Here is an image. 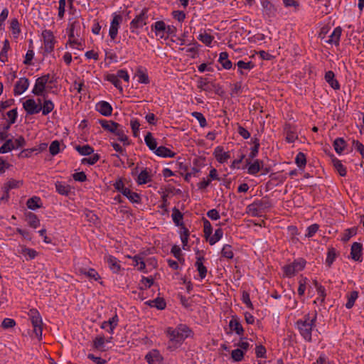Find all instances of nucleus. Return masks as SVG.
<instances>
[{
	"label": "nucleus",
	"instance_id": "obj_14",
	"mask_svg": "<svg viewBox=\"0 0 364 364\" xmlns=\"http://www.w3.org/2000/svg\"><path fill=\"white\" fill-rule=\"evenodd\" d=\"M29 86V80L26 77H21L15 84L14 93L15 95L23 94Z\"/></svg>",
	"mask_w": 364,
	"mask_h": 364
},
{
	"label": "nucleus",
	"instance_id": "obj_22",
	"mask_svg": "<svg viewBox=\"0 0 364 364\" xmlns=\"http://www.w3.org/2000/svg\"><path fill=\"white\" fill-rule=\"evenodd\" d=\"M154 154L160 157L164 158H172L174 157L176 155V153L169 149L168 148H166L165 146H161L159 147H157L156 150H154Z\"/></svg>",
	"mask_w": 364,
	"mask_h": 364
},
{
	"label": "nucleus",
	"instance_id": "obj_30",
	"mask_svg": "<svg viewBox=\"0 0 364 364\" xmlns=\"http://www.w3.org/2000/svg\"><path fill=\"white\" fill-rule=\"evenodd\" d=\"M133 261V265L137 268L140 272H144L146 264L144 261V258L141 255H137L132 257Z\"/></svg>",
	"mask_w": 364,
	"mask_h": 364
},
{
	"label": "nucleus",
	"instance_id": "obj_39",
	"mask_svg": "<svg viewBox=\"0 0 364 364\" xmlns=\"http://www.w3.org/2000/svg\"><path fill=\"white\" fill-rule=\"evenodd\" d=\"M171 217L176 225L181 226L183 225V214L178 208H173Z\"/></svg>",
	"mask_w": 364,
	"mask_h": 364
},
{
	"label": "nucleus",
	"instance_id": "obj_23",
	"mask_svg": "<svg viewBox=\"0 0 364 364\" xmlns=\"http://www.w3.org/2000/svg\"><path fill=\"white\" fill-rule=\"evenodd\" d=\"M342 29L340 26L336 27L329 36V39L326 41L330 44L339 45L340 38L341 36Z\"/></svg>",
	"mask_w": 364,
	"mask_h": 364
},
{
	"label": "nucleus",
	"instance_id": "obj_57",
	"mask_svg": "<svg viewBox=\"0 0 364 364\" xmlns=\"http://www.w3.org/2000/svg\"><path fill=\"white\" fill-rule=\"evenodd\" d=\"M221 254L223 257L227 259H232L234 256V253L232 250V247L229 245H225L222 249Z\"/></svg>",
	"mask_w": 364,
	"mask_h": 364
},
{
	"label": "nucleus",
	"instance_id": "obj_45",
	"mask_svg": "<svg viewBox=\"0 0 364 364\" xmlns=\"http://www.w3.org/2000/svg\"><path fill=\"white\" fill-rule=\"evenodd\" d=\"M107 324L109 325V329H107V331L113 334L114 328L117 326L119 318L117 314H115L114 316L110 318L108 321H106Z\"/></svg>",
	"mask_w": 364,
	"mask_h": 364
},
{
	"label": "nucleus",
	"instance_id": "obj_19",
	"mask_svg": "<svg viewBox=\"0 0 364 364\" xmlns=\"http://www.w3.org/2000/svg\"><path fill=\"white\" fill-rule=\"evenodd\" d=\"M351 258L355 261H360L362 257V245L358 242H353L350 249Z\"/></svg>",
	"mask_w": 364,
	"mask_h": 364
},
{
	"label": "nucleus",
	"instance_id": "obj_15",
	"mask_svg": "<svg viewBox=\"0 0 364 364\" xmlns=\"http://www.w3.org/2000/svg\"><path fill=\"white\" fill-rule=\"evenodd\" d=\"M213 155L216 160L220 164L226 162L230 158L229 152L224 151L223 148L220 146L215 147Z\"/></svg>",
	"mask_w": 364,
	"mask_h": 364
},
{
	"label": "nucleus",
	"instance_id": "obj_43",
	"mask_svg": "<svg viewBox=\"0 0 364 364\" xmlns=\"http://www.w3.org/2000/svg\"><path fill=\"white\" fill-rule=\"evenodd\" d=\"M75 149L82 156H88L94 152V149L90 145L77 146Z\"/></svg>",
	"mask_w": 364,
	"mask_h": 364
},
{
	"label": "nucleus",
	"instance_id": "obj_8",
	"mask_svg": "<svg viewBox=\"0 0 364 364\" xmlns=\"http://www.w3.org/2000/svg\"><path fill=\"white\" fill-rule=\"evenodd\" d=\"M48 82H51L50 80V75L47 74L41 77H38L36 80L35 85L32 90V93L36 96H43L46 86Z\"/></svg>",
	"mask_w": 364,
	"mask_h": 364
},
{
	"label": "nucleus",
	"instance_id": "obj_7",
	"mask_svg": "<svg viewBox=\"0 0 364 364\" xmlns=\"http://www.w3.org/2000/svg\"><path fill=\"white\" fill-rule=\"evenodd\" d=\"M147 12L148 9L146 8L143 9L131 21L130 29L132 33H135L136 29L142 28L144 26L146 25V21L148 19Z\"/></svg>",
	"mask_w": 364,
	"mask_h": 364
},
{
	"label": "nucleus",
	"instance_id": "obj_38",
	"mask_svg": "<svg viewBox=\"0 0 364 364\" xmlns=\"http://www.w3.org/2000/svg\"><path fill=\"white\" fill-rule=\"evenodd\" d=\"M223 235V231L221 228H218L215 231V233L213 235H210L206 240L209 242L210 245H215L217 242H218Z\"/></svg>",
	"mask_w": 364,
	"mask_h": 364
},
{
	"label": "nucleus",
	"instance_id": "obj_55",
	"mask_svg": "<svg viewBox=\"0 0 364 364\" xmlns=\"http://www.w3.org/2000/svg\"><path fill=\"white\" fill-rule=\"evenodd\" d=\"M14 149V144H13V140L8 139L5 141V143L0 147V153L1 154H5L7 153Z\"/></svg>",
	"mask_w": 364,
	"mask_h": 364
},
{
	"label": "nucleus",
	"instance_id": "obj_24",
	"mask_svg": "<svg viewBox=\"0 0 364 364\" xmlns=\"http://www.w3.org/2000/svg\"><path fill=\"white\" fill-rule=\"evenodd\" d=\"M106 262L114 273H117L120 270L121 267L119 260L116 257L109 255L106 257Z\"/></svg>",
	"mask_w": 364,
	"mask_h": 364
},
{
	"label": "nucleus",
	"instance_id": "obj_53",
	"mask_svg": "<svg viewBox=\"0 0 364 364\" xmlns=\"http://www.w3.org/2000/svg\"><path fill=\"white\" fill-rule=\"evenodd\" d=\"M315 287L316 289L317 294L318 295L317 300H320L321 303H323L326 298L325 288L321 284H318L317 282H315Z\"/></svg>",
	"mask_w": 364,
	"mask_h": 364
},
{
	"label": "nucleus",
	"instance_id": "obj_33",
	"mask_svg": "<svg viewBox=\"0 0 364 364\" xmlns=\"http://www.w3.org/2000/svg\"><path fill=\"white\" fill-rule=\"evenodd\" d=\"M26 220L33 228H37L40 225V220L37 215L33 213H28L26 215Z\"/></svg>",
	"mask_w": 364,
	"mask_h": 364
},
{
	"label": "nucleus",
	"instance_id": "obj_47",
	"mask_svg": "<svg viewBox=\"0 0 364 364\" xmlns=\"http://www.w3.org/2000/svg\"><path fill=\"white\" fill-rule=\"evenodd\" d=\"M80 272L87 276L89 278L93 279L95 281L98 280L100 279V275L97 273V272L94 269H89L87 271L85 269H80Z\"/></svg>",
	"mask_w": 364,
	"mask_h": 364
},
{
	"label": "nucleus",
	"instance_id": "obj_25",
	"mask_svg": "<svg viewBox=\"0 0 364 364\" xmlns=\"http://www.w3.org/2000/svg\"><path fill=\"white\" fill-rule=\"evenodd\" d=\"M204 260L203 257H198L196 262L195 266L199 273L200 279H203L207 274V268L203 265V261Z\"/></svg>",
	"mask_w": 364,
	"mask_h": 364
},
{
	"label": "nucleus",
	"instance_id": "obj_21",
	"mask_svg": "<svg viewBox=\"0 0 364 364\" xmlns=\"http://www.w3.org/2000/svg\"><path fill=\"white\" fill-rule=\"evenodd\" d=\"M230 328L235 331L237 335L242 336L244 333V329L236 316H232L229 322Z\"/></svg>",
	"mask_w": 364,
	"mask_h": 364
},
{
	"label": "nucleus",
	"instance_id": "obj_61",
	"mask_svg": "<svg viewBox=\"0 0 364 364\" xmlns=\"http://www.w3.org/2000/svg\"><path fill=\"white\" fill-rule=\"evenodd\" d=\"M336 257V251L333 248H331L328 250L327 253V257L326 259V263L328 264V266H331L332 263L334 262L335 259Z\"/></svg>",
	"mask_w": 364,
	"mask_h": 364
},
{
	"label": "nucleus",
	"instance_id": "obj_4",
	"mask_svg": "<svg viewBox=\"0 0 364 364\" xmlns=\"http://www.w3.org/2000/svg\"><path fill=\"white\" fill-rule=\"evenodd\" d=\"M28 316L33 325V333L39 340L41 339L43 321L40 313L36 309H31L29 310Z\"/></svg>",
	"mask_w": 364,
	"mask_h": 364
},
{
	"label": "nucleus",
	"instance_id": "obj_41",
	"mask_svg": "<svg viewBox=\"0 0 364 364\" xmlns=\"http://www.w3.org/2000/svg\"><path fill=\"white\" fill-rule=\"evenodd\" d=\"M333 166L341 176H345L346 175V168L342 164L341 161L338 159H333L332 160Z\"/></svg>",
	"mask_w": 364,
	"mask_h": 364
},
{
	"label": "nucleus",
	"instance_id": "obj_35",
	"mask_svg": "<svg viewBox=\"0 0 364 364\" xmlns=\"http://www.w3.org/2000/svg\"><path fill=\"white\" fill-rule=\"evenodd\" d=\"M122 194L126 196L132 203H139L141 201L140 196L138 193L132 191L129 188L124 190Z\"/></svg>",
	"mask_w": 364,
	"mask_h": 364
},
{
	"label": "nucleus",
	"instance_id": "obj_10",
	"mask_svg": "<svg viewBox=\"0 0 364 364\" xmlns=\"http://www.w3.org/2000/svg\"><path fill=\"white\" fill-rule=\"evenodd\" d=\"M122 21V17L119 14H114L112 20L110 23V26L109 29V36L112 41H114L117 33L118 29L119 27V24Z\"/></svg>",
	"mask_w": 364,
	"mask_h": 364
},
{
	"label": "nucleus",
	"instance_id": "obj_50",
	"mask_svg": "<svg viewBox=\"0 0 364 364\" xmlns=\"http://www.w3.org/2000/svg\"><path fill=\"white\" fill-rule=\"evenodd\" d=\"M358 291H351L350 294L348 296V301L346 304V307L348 309H351L353 306L355 301L358 299Z\"/></svg>",
	"mask_w": 364,
	"mask_h": 364
},
{
	"label": "nucleus",
	"instance_id": "obj_31",
	"mask_svg": "<svg viewBox=\"0 0 364 364\" xmlns=\"http://www.w3.org/2000/svg\"><path fill=\"white\" fill-rule=\"evenodd\" d=\"M218 62L222 65L223 68L229 70L232 68V62L228 59V54L227 52H222L220 53Z\"/></svg>",
	"mask_w": 364,
	"mask_h": 364
},
{
	"label": "nucleus",
	"instance_id": "obj_6",
	"mask_svg": "<svg viewBox=\"0 0 364 364\" xmlns=\"http://www.w3.org/2000/svg\"><path fill=\"white\" fill-rule=\"evenodd\" d=\"M197 87L200 90L205 91L208 93L212 92H215L218 95H222L223 93L222 88L219 85L211 82L204 78L198 80Z\"/></svg>",
	"mask_w": 364,
	"mask_h": 364
},
{
	"label": "nucleus",
	"instance_id": "obj_9",
	"mask_svg": "<svg viewBox=\"0 0 364 364\" xmlns=\"http://www.w3.org/2000/svg\"><path fill=\"white\" fill-rule=\"evenodd\" d=\"M23 107L27 114H38L41 111V100L38 99L37 102L33 99H28L23 102Z\"/></svg>",
	"mask_w": 364,
	"mask_h": 364
},
{
	"label": "nucleus",
	"instance_id": "obj_46",
	"mask_svg": "<svg viewBox=\"0 0 364 364\" xmlns=\"http://www.w3.org/2000/svg\"><path fill=\"white\" fill-rule=\"evenodd\" d=\"M21 253L26 257V259H34L37 255V252L35 250L30 249L26 247H21Z\"/></svg>",
	"mask_w": 364,
	"mask_h": 364
},
{
	"label": "nucleus",
	"instance_id": "obj_5",
	"mask_svg": "<svg viewBox=\"0 0 364 364\" xmlns=\"http://www.w3.org/2000/svg\"><path fill=\"white\" fill-rule=\"evenodd\" d=\"M270 207L269 202L266 199L254 201L247 207V213L253 216H259L266 209Z\"/></svg>",
	"mask_w": 364,
	"mask_h": 364
},
{
	"label": "nucleus",
	"instance_id": "obj_64",
	"mask_svg": "<svg viewBox=\"0 0 364 364\" xmlns=\"http://www.w3.org/2000/svg\"><path fill=\"white\" fill-rule=\"evenodd\" d=\"M130 126L133 132V135L134 137H137L139 136V130L140 127V123L137 119H132L130 122Z\"/></svg>",
	"mask_w": 364,
	"mask_h": 364
},
{
	"label": "nucleus",
	"instance_id": "obj_17",
	"mask_svg": "<svg viewBox=\"0 0 364 364\" xmlns=\"http://www.w3.org/2000/svg\"><path fill=\"white\" fill-rule=\"evenodd\" d=\"M246 164L248 166L247 172L249 174H257L263 167L264 163L260 160H255L253 163L250 161V159L246 160Z\"/></svg>",
	"mask_w": 364,
	"mask_h": 364
},
{
	"label": "nucleus",
	"instance_id": "obj_26",
	"mask_svg": "<svg viewBox=\"0 0 364 364\" xmlns=\"http://www.w3.org/2000/svg\"><path fill=\"white\" fill-rule=\"evenodd\" d=\"M325 80L329 85L334 90H339L340 85L337 80L335 79V75L332 71H328L325 74Z\"/></svg>",
	"mask_w": 364,
	"mask_h": 364
},
{
	"label": "nucleus",
	"instance_id": "obj_34",
	"mask_svg": "<svg viewBox=\"0 0 364 364\" xmlns=\"http://www.w3.org/2000/svg\"><path fill=\"white\" fill-rule=\"evenodd\" d=\"M9 41L6 39L3 43V48L0 52V61L6 63L8 60V51L10 50Z\"/></svg>",
	"mask_w": 364,
	"mask_h": 364
},
{
	"label": "nucleus",
	"instance_id": "obj_1",
	"mask_svg": "<svg viewBox=\"0 0 364 364\" xmlns=\"http://www.w3.org/2000/svg\"><path fill=\"white\" fill-rule=\"evenodd\" d=\"M166 333L168 337L167 349L172 351L178 348L191 336L192 331L187 325L181 323L176 328H167Z\"/></svg>",
	"mask_w": 364,
	"mask_h": 364
},
{
	"label": "nucleus",
	"instance_id": "obj_54",
	"mask_svg": "<svg viewBox=\"0 0 364 364\" xmlns=\"http://www.w3.org/2000/svg\"><path fill=\"white\" fill-rule=\"evenodd\" d=\"M245 353L242 350L237 349L233 350L231 352V358L235 362H240L243 360Z\"/></svg>",
	"mask_w": 364,
	"mask_h": 364
},
{
	"label": "nucleus",
	"instance_id": "obj_11",
	"mask_svg": "<svg viewBox=\"0 0 364 364\" xmlns=\"http://www.w3.org/2000/svg\"><path fill=\"white\" fill-rule=\"evenodd\" d=\"M42 36L43 38L45 50L47 53L52 52L55 42L53 32L49 30H45L42 32Z\"/></svg>",
	"mask_w": 364,
	"mask_h": 364
},
{
	"label": "nucleus",
	"instance_id": "obj_3",
	"mask_svg": "<svg viewBox=\"0 0 364 364\" xmlns=\"http://www.w3.org/2000/svg\"><path fill=\"white\" fill-rule=\"evenodd\" d=\"M306 261L302 258L295 259L291 263L287 264L282 267L284 277L291 278L298 272L304 269Z\"/></svg>",
	"mask_w": 364,
	"mask_h": 364
},
{
	"label": "nucleus",
	"instance_id": "obj_59",
	"mask_svg": "<svg viewBox=\"0 0 364 364\" xmlns=\"http://www.w3.org/2000/svg\"><path fill=\"white\" fill-rule=\"evenodd\" d=\"M138 77V82L139 83L148 84L149 83V79L148 75L141 70H139L136 73Z\"/></svg>",
	"mask_w": 364,
	"mask_h": 364
},
{
	"label": "nucleus",
	"instance_id": "obj_51",
	"mask_svg": "<svg viewBox=\"0 0 364 364\" xmlns=\"http://www.w3.org/2000/svg\"><path fill=\"white\" fill-rule=\"evenodd\" d=\"M252 141L254 146L251 148L250 153L249 154L250 159H254L257 155L259 148V141L257 138L252 139Z\"/></svg>",
	"mask_w": 364,
	"mask_h": 364
},
{
	"label": "nucleus",
	"instance_id": "obj_18",
	"mask_svg": "<svg viewBox=\"0 0 364 364\" xmlns=\"http://www.w3.org/2000/svg\"><path fill=\"white\" fill-rule=\"evenodd\" d=\"M80 36V23L79 21H74L70 23L68 28V38H74Z\"/></svg>",
	"mask_w": 364,
	"mask_h": 364
},
{
	"label": "nucleus",
	"instance_id": "obj_2",
	"mask_svg": "<svg viewBox=\"0 0 364 364\" xmlns=\"http://www.w3.org/2000/svg\"><path fill=\"white\" fill-rule=\"evenodd\" d=\"M317 313L315 311L312 315L308 314L301 319L296 322V327L304 339L308 342L311 341L312 331L316 326Z\"/></svg>",
	"mask_w": 364,
	"mask_h": 364
},
{
	"label": "nucleus",
	"instance_id": "obj_36",
	"mask_svg": "<svg viewBox=\"0 0 364 364\" xmlns=\"http://www.w3.org/2000/svg\"><path fill=\"white\" fill-rule=\"evenodd\" d=\"M113 134H114L118 137V139L120 141L123 142L124 144H129L128 137L125 134L124 131L120 124H118Z\"/></svg>",
	"mask_w": 364,
	"mask_h": 364
},
{
	"label": "nucleus",
	"instance_id": "obj_27",
	"mask_svg": "<svg viewBox=\"0 0 364 364\" xmlns=\"http://www.w3.org/2000/svg\"><path fill=\"white\" fill-rule=\"evenodd\" d=\"M43 103L41 105V111L43 115H47L54 109V104L50 100L46 99V95H43Z\"/></svg>",
	"mask_w": 364,
	"mask_h": 364
},
{
	"label": "nucleus",
	"instance_id": "obj_48",
	"mask_svg": "<svg viewBox=\"0 0 364 364\" xmlns=\"http://www.w3.org/2000/svg\"><path fill=\"white\" fill-rule=\"evenodd\" d=\"M41 199L38 197H33L28 200L27 201V206L31 210H36V208H38L41 207L40 205Z\"/></svg>",
	"mask_w": 364,
	"mask_h": 364
},
{
	"label": "nucleus",
	"instance_id": "obj_37",
	"mask_svg": "<svg viewBox=\"0 0 364 364\" xmlns=\"http://www.w3.org/2000/svg\"><path fill=\"white\" fill-rule=\"evenodd\" d=\"M237 65L238 67V72L241 75H244V70H250L254 68V64L252 61L245 62L243 60H239L237 63Z\"/></svg>",
	"mask_w": 364,
	"mask_h": 364
},
{
	"label": "nucleus",
	"instance_id": "obj_20",
	"mask_svg": "<svg viewBox=\"0 0 364 364\" xmlns=\"http://www.w3.org/2000/svg\"><path fill=\"white\" fill-rule=\"evenodd\" d=\"M156 36L164 37V33L166 30V25L163 21H158L151 26Z\"/></svg>",
	"mask_w": 364,
	"mask_h": 364
},
{
	"label": "nucleus",
	"instance_id": "obj_62",
	"mask_svg": "<svg viewBox=\"0 0 364 364\" xmlns=\"http://www.w3.org/2000/svg\"><path fill=\"white\" fill-rule=\"evenodd\" d=\"M7 116L9 118V123L6 129H9L10 125L14 124L18 116L17 109H13L7 112Z\"/></svg>",
	"mask_w": 364,
	"mask_h": 364
},
{
	"label": "nucleus",
	"instance_id": "obj_63",
	"mask_svg": "<svg viewBox=\"0 0 364 364\" xmlns=\"http://www.w3.org/2000/svg\"><path fill=\"white\" fill-rule=\"evenodd\" d=\"M49 151L51 155L55 156L60 152V142L57 140H55L51 142Z\"/></svg>",
	"mask_w": 364,
	"mask_h": 364
},
{
	"label": "nucleus",
	"instance_id": "obj_58",
	"mask_svg": "<svg viewBox=\"0 0 364 364\" xmlns=\"http://www.w3.org/2000/svg\"><path fill=\"white\" fill-rule=\"evenodd\" d=\"M239 349L242 350V352L245 353L250 347V343L247 338H241L240 341L236 344Z\"/></svg>",
	"mask_w": 364,
	"mask_h": 364
},
{
	"label": "nucleus",
	"instance_id": "obj_60",
	"mask_svg": "<svg viewBox=\"0 0 364 364\" xmlns=\"http://www.w3.org/2000/svg\"><path fill=\"white\" fill-rule=\"evenodd\" d=\"M192 116L198 121L201 127H205L207 126L206 119L202 113L194 112L192 113Z\"/></svg>",
	"mask_w": 364,
	"mask_h": 364
},
{
	"label": "nucleus",
	"instance_id": "obj_44",
	"mask_svg": "<svg viewBox=\"0 0 364 364\" xmlns=\"http://www.w3.org/2000/svg\"><path fill=\"white\" fill-rule=\"evenodd\" d=\"M346 145V141L342 138H338L333 142L334 149L338 154H341L343 151Z\"/></svg>",
	"mask_w": 364,
	"mask_h": 364
},
{
	"label": "nucleus",
	"instance_id": "obj_40",
	"mask_svg": "<svg viewBox=\"0 0 364 364\" xmlns=\"http://www.w3.org/2000/svg\"><path fill=\"white\" fill-rule=\"evenodd\" d=\"M144 141L147 146L154 152L157 149V143L156 139L153 137L151 133L148 132L144 137Z\"/></svg>",
	"mask_w": 364,
	"mask_h": 364
},
{
	"label": "nucleus",
	"instance_id": "obj_13",
	"mask_svg": "<svg viewBox=\"0 0 364 364\" xmlns=\"http://www.w3.org/2000/svg\"><path fill=\"white\" fill-rule=\"evenodd\" d=\"M145 360L149 364H161L164 357L157 349H152L145 355Z\"/></svg>",
	"mask_w": 364,
	"mask_h": 364
},
{
	"label": "nucleus",
	"instance_id": "obj_32",
	"mask_svg": "<svg viewBox=\"0 0 364 364\" xmlns=\"http://www.w3.org/2000/svg\"><path fill=\"white\" fill-rule=\"evenodd\" d=\"M151 307H155L157 309L163 310L166 308V302L162 298H156L154 300H149L146 302Z\"/></svg>",
	"mask_w": 364,
	"mask_h": 364
},
{
	"label": "nucleus",
	"instance_id": "obj_49",
	"mask_svg": "<svg viewBox=\"0 0 364 364\" xmlns=\"http://www.w3.org/2000/svg\"><path fill=\"white\" fill-rule=\"evenodd\" d=\"M107 79L111 83H112L115 87H117L120 92L123 91L122 86L121 85V82L119 79L114 74H109L107 75Z\"/></svg>",
	"mask_w": 364,
	"mask_h": 364
},
{
	"label": "nucleus",
	"instance_id": "obj_52",
	"mask_svg": "<svg viewBox=\"0 0 364 364\" xmlns=\"http://www.w3.org/2000/svg\"><path fill=\"white\" fill-rule=\"evenodd\" d=\"M295 163L299 168H304L306 164L305 154L302 152H299L295 158Z\"/></svg>",
	"mask_w": 364,
	"mask_h": 364
},
{
	"label": "nucleus",
	"instance_id": "obj_16",
	"mask_svg": "<svg viewBox=\"0 0 364 364\" xmlns=\"http://www.w3.org/2000/svg\"><path fill=\"white\" fill-rule=\"evenodd\" d=\"M96 110L105 117L110 116L112 112V107L106 101H100L96 105Z\"/></svg>",
	"mask_w": 364,
	"mask_h": 364
},
{
	"label": "nucleus",
	"instance_id": "obj_42",
	"mask_svg": "<svg viewBox=\"0 0 364 364\" xmlns=\"http://www.w3.org/2000/svg\"><path fill=\"white\" fill-rule=\"evenodd\" d=\"M151 181V176L146 169L141 171L138 176L137 183L140 185L145 184Z\"/></svg>",
	"mask_w": 364,
	"mask_h": 364
},
{
	"label": "nucleus",
	"instance_id": "obj_28",
	"mask_svg": "<svg viewBox=\"0 0 364 364\" xmlns=\"http://www.w3.org/2000/svg\"><path fill=\"white\" fill-rule=\"evenodd\" d=\"M99 123L105 130H107L111 133H113L115 131L116 127H117L119 124L118 123L112 120L106 119H100L99 120Z\"/></svg>",
	"mask_w": 364,
	"mask_h": 364
},
{
	"label": "nucleus",
	"instance_id": "obj_12",
	"mask_svg": "<svg viewBox=\"0 0 364 364\" xmlns=\"http://www.w3.org/2000/svg\"><path fill=\"white\" fill-rule=\"evenodd\" d=\"M261 4L262 6V14L264 16L271 18L276 16L277 10L272 2L269 0H262Z\"/></svg>",
	"mask_w": 364,
	"mask_h": 364
},
{
	"label": "nucleus",
	"instance_id": "obj_56",
	"mask_svg": "<svg viewBox=\"0 0 364 364\" xmlns=\"http://www.w3.org/2000/svg\"><path fill=\"white\" fill-rule=\"evenodd\" d=\"M198 39L206 46H210L213 40V37L206 32H203L199 35Z\"/></svg>",
	"mask_w": 364,
	"mask_h": 364
},
{
	"label": "nucleus",
	"instance_id": "obj_29",
	"mask_svg": "<svg viewBox=\"0 0 364 364\" xmlns=\"http://www.w3.org/2000/svg\"><path fill=\"white\" fill-rule=\"evenodd\" d=\"M56 191L63 196H68L70 192V186L64 182L57 181L55 184Z\"/></svg>",
	"mask_w": 364,
	"mask_h": 364
}]
</instances>
